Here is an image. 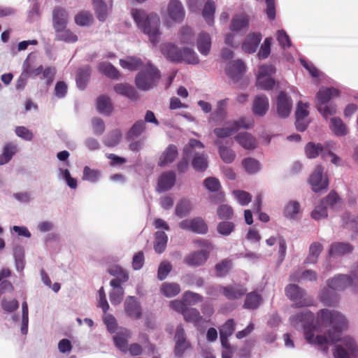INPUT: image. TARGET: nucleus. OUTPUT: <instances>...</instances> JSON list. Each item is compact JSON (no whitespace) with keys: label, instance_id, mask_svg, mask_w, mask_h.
<instances>
[{"label":"nucleus","instance_id":"nucleus-1","mask_svg":"<svg viewBox=\"0 0 358 358\" xmlns=\"http://www.w3.org/2000/svg\"><path fill=\"white\" fill-rule=\"evenodd\" d=\"M290 321L296 329L304 331L305 338L309 343L323 345L338 343L333 352L335 358L358 357V344L355 339L350 336L341 337V331L348 327V321L341 313L321 310L314 326V315L307 310L293 315Z\"/></svg>","mask_w":358,"mask_h":358},{"label":"nucleus","instance_id":"nucleus-2","mask_svg":"<svg viewBox=\"0 0 358 358\" xmlns=\"http://www.w3.org/2000/svg\"><path fill=\"white\" fill-rule=\"evenodd\" d=\"M131 15L138 29L148 36L150 42L156 46L160 41L161 21L159 15L155 13H147L143 10L134 9Z\"/></svg>","mask_w":358,"mask_h":358},{"label":"nucleus","instance_id":"nucleus-3","mask_svg":"<svg viewBox=\"0 0 358 358\" xmlns=\"http://www.w3.org/2000/svg\"><path fill=\"white\" fill-rule=\"evenodd\" d=\"M358 282V276L352 278L346 275H338L327 280V288L322 290L320 300L327 306L334 304L338 301V295L333 291H343L348 287Z\"/></svg>","mask_w":358,"mask_h":358},{"label":"nucleus","instance_id":"nucleus-4","mask_svg":"<svg viewBox=\"0 0 358 358\" xmlns=\"http://www.w3.org/2000/svg\"><path fill=\"white\" fill-rule=\"evenodd\" d=\"M160 50L166 58L172 62H184L193 65L199 62L197 54L189 48L180 49L173 43H164L160 45Z\"/></svg>","mask_w":358,"mask_h":358},{"label":"nucleus","instance_id":"nucleus-5","mask_svg":"<svg viewBox=\"0 0 358 358\" xmlns=\"http://www.w3.org/2000/svg\"><path fill=\"white\" fill-rule=\"evenodd\" d=\"M203 144L196 139H190L184 148L186 157L192 155V166L198 171H203L208 167V156L203 151Z\"/></svg>","mask_w":358,"mask_h":358},{"label":"nucleus","instance_id":"nucleus-6","mask_svg":"<svg viewBox=\"0 0 358 358\" xmlns=\"http://www.w3.org/2000/svg\"><path fill=\"white\" fill-rule=\"evenodd\" d=\"M159 78V70L148 62L136 75L135 83L139 90L147 91L156 85Z\"/></svg>","mask_w":358,"mask_h":358},{"label":"nucleus","instance_id":"nucleus-7","mask_svg":"<svg viewBox=\"0 0 358 358\" xmlns=\"http://www.w3.org/2000/svg\"><path fill=\"white\" fill-rule=\"evenodd\" d=\"M285 293L297 307L308 306L312 304V299L307 295L306 292L296 285H287Z\"/></svg>","mask_w":358,"mask_h":358},{"label":"nucleus","instance_id":"nucleus-8","mask_svg":"<svg viewBox=\"0 0 358 358\" xmlns=\"http://www.w3.org/2000/svg\"><path fill=\"white\" fill-rule=\"evenodd\" d=\"M292 100L285 92H280L276 98V112L281 118L287 117L292 109Z\"/></svg>","mask_w":358,"mask_h":358},{"label":"nucleus","instance_id":"nucleus-9","mask_svg":"<svg viewBox=\"0 0 358 358\" xmlns=\"http://www.w3.org/2000/svg\"><path fill=\"white\" fill-rule=\"evenodd\" d=\"M180 228L190 230L194 233L205 234L208 231V226L201 217L184 220L179 223Z\"/></svg>","mask_w":358,"mask_h":358},{"label":"nucleus","instance_id":"nucleus-10","mask_svg":"<svg viewBox=\"0 0 358 358\" xmlns=\"http://www.w3.org/2000/svg\"><path fill=\"white\" fill-rule=\"evenodd\" d=\"M174 339L176 342L174 355L176 357H180L185 351L190 348V343L187 341L185 330L181 325L177 327Z\"/></svg>","mask_w":358,"mask_h":358},{"label":"nucleus","instance_id":"nucleus-11","mask_svg":"<svg viewBox=\"0 0 358 358\" xmlns=\"http://www.w3.org/2000/svg\"><path fill=\"white\" fill-rule=\"evenodd\" d=\"M220 294L229 300H236L245 294L247 289L242 285L234 284L220 287Z\"/></svg>","mask_w":358,"mask_h":358},{"label":"nucleus","instance_id":"nucleus-12","mask_svg":"<svg viewBox=\"0 0 358 358\" xmlns=\"http://www.w3.org/2000/svg\"><path fill=\"white\" fill-rule=\"evenodd\" d=\"M167 13L169 18L178 23L183 20L185 15L182 3L178 0H171L168 4Z\"/></svg>","mask_w":358,"mask_h":358},{"label":"nucleus","instance_id":"nucleus-13","mask_svg":"<svg viewBox=\"0 0 358 358\" xmlns=\"http://www.w3.org/2000/svg\"><path fill=\"white\" fill-rule=\"evenodd\" d=\"M208 257L209 253L206 250L195 251L185 256L183 262L188 266L197 267L204 264Z\"/></svg>","mask_w":358,"mask_h":358},{"label":"nucleus","instance_id":"nucleus-14","mask_svg":"<svg viewBox=\"0 0 358 358\" xmlns=\"http://www.w3.org/2000/svg\"><path fill=\"white\" fill-rule=\"evenodd\" d=\"M322 172L323 168L321 166H317L310 177V183L313 190L315 192L325 189L328 185L327 179L323 178Z\"/></svg>","mask_w":358,"mask_h":358},{"label":"nucleus","instance_id":"nucleus-15","mask_svg":"<svg viewBox=\"0 0 358 358\" xmlns=\"http://www.w3.org/2000/svg\"><path fill=\"white\" fill-rule=\"evenodd\" d=\"M69 14L65 8L57 6L52 11V23L55 29L66 27Z\"/></svg>","mask_w":358,"mask_h":358},{"label":"nucleus","instance_id":"nucleus-16","mask_svg":"<svg viewBox=\"0 0 358 358\" xmlns=\"http://www.w3.org/2000/svg\"><path fill=\"white\" fill-rule=\"evenodd\" d=\"M339 92L336 88H327V87H322L320 89L316 96L315 104L316 107L320 106V105H324L327 103H330L329 101L335 97L338 96Z\"/></svg>","mask_w":358,"mask_h":358},{"label":"nucleus","instance_id":"nucleus-17","mask_svg":"<svg viewBox=\"0 0 358 358\" xmlns=\"http://www.w3.org/2000/svg\"><path fill=\"white\" fill-rule=\"evenodd\" d=\"M269 108L268 99L263 94L255 96L252 104V112L255 115L262 117L265 115Z\"/></svg>","mask_w":358,"mask_h":358},{"label":"nucleus","instance_id":"nucleus-18","mask_svg":"<svg viewBox=\"0 0 358 358\" xmlns=\"http://www.w3.org/2000/svg\"><path fill=\"white\" fill-rule=\"evenodd\" d=\"M124 310L128 316L138 319L141 316V308L134 296H128L124 301Z\"/></svg>","mask_w":358,"mask_h":358},{"label":"nucleus","instance_id":"nucleus-19","mask_svg":"<svg viewBox=\"0 0 358 358\" xmlns=\"http://www.w3.org/2000/svg\"><path fill=\"white\" fill-rule=\"evenodd\" d=\"M131 337V332L127 329L121 328L115 336L113 341L115 346L122 352L128 351V339Z\"/></svg>","mask_w":358,"mask_h":358},{"label":"nucleus","instance_id":"nucleus-20","mask_svg":"<svg viewBox=\"0 0 358 358\" xmlns=\"http://www.w3.org/2000/svg\"><path fill=\"white\" fill-rule=\"evenodd\" d=\"M93 7L98 20L104 22L113 7V0L106 2H92Z\"/></svg>","mask_w":358,"mask_h":358},{"label":"nucleus","instance_id":"nucleus-21","mask_svg":"<svg viewBox=\"0 0 358 358\" xmlns=\"http://www.w3.org/2000/svg\"><path fill=\"white\" fill-rule=\"evenodd\" d=\"M235 141L244 149L253 150L257 146L256 138L248 132H241L235 137Z\"/></svg>","mask_w":358,"mask_h":358},{"label":"nucleus","instance_id":"nucleus-22","mask_svg":"<svg viewBox=\"0 0 358 358\" xmlns=\"http://www.w3.org/2000/svg\"><path fill=\"white\" fill-rule=\"evenodd\" d=\"M178 155L176 145H169L162 153L158 161L159 166H164L175 161Z\"/></svg>","mask_w":358,"mask_h":358},{"label":"nucleus","instance_id":"nucleus-23","mask_svg":"<svg viewBox=\"0 0 358 358\" xmlns=\"http://www.w3.org/2000/svg\"><path fill=\"white\" fill-rule=\"evenodd\" d=\"M110 285L113 287L109 294L110 301L113 305H118L122 301L124 289L120 284V280H112Z\"/></svg>","mask_w":358,"mask_h":358},{"label":"nucleus","instance_id":"nucleus-24","mask_svg":"<svg viewBox=\"0 0 358 358\" xmlns=\"http://www.w3.org/2000/svg\"><path fill=\"white\" fill-rule=\"evenodd\" d=\"M182 315L186 322L192 323L196 327L208 322L207 320L203 319L196 308L187 307Z\"/></svg>","mask_w":358,"mask_h":358},{"label":"nucleus","instance_id":"nucleus-25","mask_svg":"<svg viewBox=\"0 0 358 358\" xmlns=\"http://www.w3.org/2000/svg\"><path fill=\"white\" fill-rule=\"evenodd\" d=\"M245 72V65L241 60L229 62L227 68V73L234 80H237Z\"/></svg>","mask_w":358,"mask_h":358},{"label":"nucleus","instance_id":"nucleus-26","mask_svg":"<svg viewBox=\"0 0 358 358\" xmlns=\"http://www.w3.org/2000/svg\"><path fill=\"white\" fill-rule=\"evenodd\" d=\"M196 46L199 52L204 56H207L211 48V37L206 32L199 34L196 39Z\"/></svg>","mask_w":358,"mask_h":358},{"label":"nucleus","instance_id":"nucleus-27","mask_svg":"<svg viewBox=\"0 0 358 358\" xmlns=\"http://www.w3.org/2000/svg\"><path fill=\"white\" fill-rule=\"evenodd\" d=\"M262 35L260 34H250L242 45L243 50L248 53H253L256 51L260 41Z\"/></svg>","mask_w":358,"mask_h":358},{"label":"nucleus","instance_id":"nucleus-28","mask_svg":"<svg viewBox=\"0 0 358 358\" xmlns=\"http://www.w3.org/2000/svg\"><path fill=\"white\" fill-rule=\"evenodd\" d=\"M176 174L173 171H167L162 174L158 180V190L164 192L170 189L175 184Z\"/></svg>","mask_w":358,"mask_h":358},{"label":"nucleus","instance_id":"nucleus-29","mask_svg":"<svg viewBox=\"0 0 358 358\" xmlns=\"http://www.w3.org/2000/svg\"><path fill=\"white\" fill-rule=\"evenodd\" d=\"M215 144L218 146L219 155L224 163L231 164L234 161L236 155L232 149L223 145L220 140L215 141Z\"/></svg>","mask_w":358,"mask_h":358},{"label":"nucleus","instance_id":"nucleus-30","mask_svg":"<svg viewBox=\"0 0 358 358\" xmlns=\"http://www.w3.org/2000/svg\"><path fill=\"white\" fill-rule=\"evenodd\" d=\"M317 275L315 271L313 270L301 271L298 270L290 275V280L292 281L298 282L301 280L306 281H316Z\"/></svg>","mask_w":358,"mask_h":358},{"label":"nucleus","instance_id":"nucleus-31","mask_svg":"<svg viewBox=\"0 0 358 358\" xmlns=\"http://www.w3.org/2000/svg\"><path fill=\"white\" fill-rule=\"evenodd\" d=\"M306 155L308 158H315L320 154L323 158L326 157V150L320 144L309 142L305 148Z\"/></svg>","mask_w":358,"mask_h":358},{"label":"nucleus","instance_id":"nucleus-32","mask_svg":"<svg viewBox=\"0 0 358 358\" xmlns=\"http://www.w3.org/2000/svg\"><path fill=\"white\" fill-rule=\"evenodd\" d=\"M160 291L164 296L171 298L178 295L181 289L178 283L164 282L160 287Z\"/></svg>","mask_w":358,"mask_h":358},{"label":"nucleus","instance_id":"nucleus-33","mask_svg":"<svg viewBox=\"0 0 358 358\" xmlns=\"http://www.w3.org/2000/svg\"><path fill=\"white\" fill-rule=\"evenodd\" d=\"M177 37L178 42L181 44H191L194 41V31L187 26L180 28Z\"/></svg>","mask_w":358,"mask_h":358},{"label":"nucleus","instance_id":"nucleus-34","mask_svg":"<svg viewBox=\"0 0 358 358\" xmlns=\"http://www.w3.org/2000/svg\"><path fill=\"white\" fill-rule=\"evenodd\" d=\"M120 66L129 71H136L140 67H143V62L140 58L134 57H128L120 60Z\"/></svg>","mask_w":358,"mask_h":358},{"label":"nucleus","instance_id":"nucleus-35","mask_svg":"<svg viewBox=\"0 0 358 358\" xmlns=\"http://www.w3.org/2000/svg\"><path fill=\"white\" fill-rule=\"evenodd\" d=\"M91 73V69L89 66H85L80 69L76 76V84L79 89L85 88Z\"/></svg>","mask_w":358,"mask_h":358},{"label":"nucleus","instance_id":"nucleus-36","mask_svg":"<svg viewBox=\"0 0 358 358\" xmlns=\"http://www.w3.org/2000/svg\"><path fill=\"white\" fill-rule=\"evenodd\" d=\"M114 90L117 94L127 96L131 99H136L138 96L135 89L129 85L117 84L114 86Z\"/></svg>","mask_w":358,"mask_h":358},{"label":"nucleus","instance_id":"nucleus-37","mask_svg":"<svg viewBox=\"0 0 358 358\" xmlns=\"http://www.w3.org/2000/svg\"><path fill=\"white\" fill-rule=\"evenodd\" d=\"M352 251V247L347 243H336L331 245L329 249V255L331 257H338Z\"/></svg>","mask_w":358,"mask_h":358},{"label":"nucleus","instance_id":"nucleus-38","mask_svg":"<svg viewBox=\"0 0 358 358\" xmlns=\"http://www.w3.org/2000/svg\"><path fill=\"white\" fill-rule=\"evenodd\" d=\"M322 245L319 243H313L309 248V255L305 260L306 264H315L322 250Z\"/></svg>","mask_w":358,"mask_h":358},{"label":"nucleus","instance_id":"nucleus-39","mask_svg":"<svg viewBox=\"0 0 358 358\" xmlns=\"http://www.w3.org/2000/svg\"><path fill=\"white\" fill-rule=\"evenodd\" d=\"M96 108L99 113L109 115L113 110V106L109 97L101 96L96 101Z\"/></svg>","mask_w":358,"mask_h":358},{"label":"nucleus","instance_id":"nucleus-40","mask_svg":"<svg viewBox=\"0 0 358 358\" xmlns=\"http://www.w3.org/2000/svg\"><path fill=\"white\" fill-rule=\"evenodd\" d=\"M168 241V237L165 232L157 231L155 233V241L154 244V248L156 252L162 253L166 246Z\"/></svg>","mask_w":358,"mask_h":358},{"label":"nucleus","instance_id":"nucleus-41","mask_svg":"<svg viewBox=\"0 0 358 358\" xmlns=\"http://www.w3.org/2000/svg\"><path fill=\"white\" fill-rule=\"evenodd\" d=\"M236 124H233L232 122H228L223 127H217L214 129V134L219 138H227L236 132Z\"/></svg>","mask_w":358,"mask_h":358},{"label":"nucleus","instance_id":"nucleus-42","mask_svg":"<svg viewBox=\"0 0 358 358\" xmlns=\"http://www.w3.org/2000/svg\"><path fill=\"white\" fill-rule=\"evenodd\" d=\"M261 301V296L255 292H252L246 295L243 307L247 309H256Z\"/></svg>","mask_w":358,"mask_h":358},{"label":"nucleus","instance_id":"nucleus-43","mask_svg":"<svg viewBox=\"0 0 358 358\" xmlns=\"http://www.w3.org/2000/svg\"><path fill=\"white\" fill-rule=\"evenodd\" d=\"M56 32V38L59 41H64L68 43L76 42L78 40V37L69 29L64 27L62 29H55Z\"/></svg>","mask_w":358,"mask_h":358},{"label":"nucleus","instance_id":"nucleus-44","mask_svg":"<svg viewBox=\"0 0 358 358\" xmlns=\"http://www.w3.org/2000/svg\"><path fill=\"white\" fill-rule=\"evenodd\" d=\"M121 138V131L119 129H115L106 136L103 143L108 147H115L120 143Z\"/></svg>","mask_w":358,"mask_h":358},{"label":"nucleus","instance_id":"nucleus-45","mask_svg":"<svg viewBox=\"0 0 358 358\" xmlns=\"http://www.w3.org/2000/svg\"><path fill=\"white\" fill-rule=\"evenodd\" d=\"M100 73L106 75L110 78H117L119 76L118 71L108 62H101L98 66Z\"/></svg>","mask_w":358,"mask_h":358},{"label":"nucleus","instance_id":"nucleus-46","mask_svg":"<svg viewBox=\"0 0 358 358\" xmlns=\"http://www.w3.org/2000/svg\"><path fill=\"white\" fill-rule=\"evenodd\" d=\"M300 213V204L295 201H289L285 206L283 214L286 217L295 218Z\"/></svg>","mask_w":358,"mask_h":358},{"label":"nucleus","instance_id":"nucleus-47","mask_svg":"<svg viewBox=\"0 0 358 358\" xmlns=\"http://www.w3.org/2000/svg\"><path fill=\"white\" fill-rule=\"evenodd\" d=\"M330 128L337 136H343L347 134V127L340 118H331Z\"/></svg>","mask_w":358,"mask_h":358},{"label":"nucleus","instance_id":"nucleus-48","mask_svg":"<svg viewBox=\"0 0 358 358\" xmlns=\"http://www.w3.org/2000/svg\"><path fill=\"white\" fill-rule=\"evenodd\" d=\"M192 210V204L189 200L182 199L176 206L175 214L182 217L187 215Z\"/></svg>","mask_w":358,"mask_h":358},{"label":"nucleus","instance_id":"nucleus-49","mask_svg":"<svg viewBox=\"0 0 358 358\" xmlns=\"http://www.w3.org/2000/svg\"><path fill=\"white\" fill-rule=\"evenodd\" d=\"M93 20V15L90 11H80L75 17V22L79 26L90 25Z\"/></svg>","mask_w":358,"mask_h":358},{"label":"nucleus","instance_id":"nucleus-50","mask_svg":"<svg viewBox=\"0 0 358 358\" xmlns=\"http://www.w3.org/2000/svg\"><path fill=\"white\" fill-rule=\"evenodd\" d=\"M243 166L245 171L249 174H255L261 169L259 162L255 159L251 157L245 159L243 161Z\"/></svg>","mask_w":358,"mask_h":358},{"label":"nucleus","instance_id":"nucleus-51","mask_svg":"<svg viewBox=\"0 0 358 358\" xmlns=\"http://www.w3.org/2000/svg\"><path fill=\"white\" fill-rule=\"evenodd\" d=\"M215 11V5L213 1H208L203 10V17L209 25L213 24V17Z\"/></svg>","mask_w":358,"mask_h":358},{"label":"nucleus","instance_id":"nucleus-52","mask_svg":"<svg viewBox=\"0 0 358 358\" xmlns=\"http://www.w3.org/2000/svg\"><path fill=\"white\" fill-rule=\"evenodd\" d=\"M248 26V20L244 15H237L231 21V29L232 31H241L247 28Z\"/></svg>","mask_w":358,"mask_h":358},{"label":"nucleus","instance_id":"nucleus-53","mask_svg":"<svg viewBox=\"0 0 358 358\" xmlns=\"http://www.w3.org/2000/svg\"><path fill=\"white\" fill-rule=\"evenodd\" d=\"M182 299L187 307H188L189 306L196 305L199 302L202 301L203 296L199 294L191 291H187L183 294Z\"/></svg>","mask_w":358,"mask_h":358},{"label":"nucleus","instance_id":"nucleus-54","mask_svg":"<svg viewBox=\"0 0 358 358\" xmlns=\"http://www.w3.org/2000/svg\"><path fill=\"white\" fill-rule=\"evenodd\" d=\"M231 261L229 259H224L221 262L217 263L215 266L216 275L219 277L226 275L231 268Z\"/></svg>","mask_w":358,"mask_h":358},{"label":"nucleus","instance_id":"nucleus-55","mask_svg":"<svg viewBox=\"0 0 358 358\" xmlns=\"http://www.w3.org/2000/svg\"><path fill=\"white\" fill-rule=\"evenodd\" d=\"M110 275L115 276V280H120V284L126 282L129 279L128 273L120 266H114L109 268Z\"/></svg>","mask_w":358,"mask_h":358},{"label":"nucleus","instance_id":"nucleus-56","mask_svg":"<svg viewBox=\"0 0 358 358\" xmlns=\"http://www.w3.org/2000/svg\"><path fill=\"white\" fill-rule=\"evenodd\" d=\"M217 215L221 220H230L233 217L234 210L230 206L222 204L217 208Z\"/></svg>","mask_w":358,"mask_h":358},{"label":"nucleus","instance_id":"nucleus-57","mask_svg":"<svg viewBox=\"0 0 358 358\" xmlns=\"http://www.w3.org/2000/svg\"><path fill=\"white\" fill-rule=\"evenodd\" d=\"M24 250L21 247H16L14 250V258L15 261L16 269L22 272L24 268Z\"/></svg>","mask_w":358,"mask_h":358},{"label":"nucleus","instance_id":"nucleus-58","mask_svg":"<svg viewBox=\"0 0 358 358\" xmlns=\"http://www.w3.org/2000/svg\"><path fill=\"white\" fill-rule=\"evenodd\" d=\"M235 225L233 222L229 221H223L218 223L217 226V232L222 236H229L234 231Z\"/></svg>","mask_w":358,"mask_h":358},{"label":"nucleus","instance_id":"nucleus-59","mask_svg":"<svg viewBox=\"0 0 358 358\" xmlns=\"http://www.w3.org/2000/svg\"><path fill=\"white\" fill-rule=\"evenodd\" d=\"M145 126V123L143 120L137 121L129 131L127 137L129 139H133L138 137L144 131Z\"/></svg>","mask_w":358,"mask_h":358},{"label":"nucleus","instance_id":"nucleus-60","mask_svg":"<svg viewBox=\"0 0 358 358\" xmlns=\"http://www.w3.org/2000/svg\"><path fill=\"white\" fill-rule=\"evenodd\" d=\"M275 81L271 77H264L258 76L257 80V85L262 90H269L273 89Z\"/></svg>","mask_w":358,"mask_h":358},{"label":"nucleus","instance_id":"nucleus-61","mask_svg":"<svg viewBox=\"0 0 358 358\" xmlns=\"http://www.w3.org/2000/svg\"><path fill=\"white\" fill-rule=\"evenodd\" d=\"M233 194L241 206H247L252 200L250 193L243 190H234Z\"/></svg>","mask_w":358,"mask_h":358},{"label":"nucleus","instance_id":"nucleus-62","mask_svg":"<svg viewBox=\"0 0 358 358\" xmlns=\"http://www.w3.org/2000/svg\"><path fill=\"white\" fill-rule=\"evenodd\" d=\"M317 108L320 113L326 119L336 113V106L332 103L320 105Z\"/></svg>","mask_w":358,"mask_h":358},{"label":"nucleus","instance_id":"nucleus-63","mask_svg":"<svg viewBox=\"0 0 358 358\" xmlns=\"http://www.w3.org/2000/svg\"><path fill=\"white\" fill-rule=\"evenodd\" d=\"M311 216L314 220H319L322 218L327 217V206L324 202H322L315 206V209L311 213Z\"/></svg>","mask_w":358,"mask_h":358},{"label":"nucleus","instance_id":"nucleus-64","mask_svg":"<svg viewBox=\"0 0 358 358\" xmlns=\"http://www.w3.org/2000/svg\"><path fill=\"white\" fill-rule=\"evenodd\" d=\"M235 330V323L234 320H228L220 328V336H230Z\"/></svg>","mask_w":358,"mask_h":358}]
</instances>
